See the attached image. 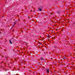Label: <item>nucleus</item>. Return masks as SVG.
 Listing matches in <instances>:
<instances>
[{
    "instance_id": "10",
    "label": "nucleus",
    "mask_w": 75,
    "mask_h": 75,
    "mask_svg": "<svg viewBox=\"0 0 75 75\" xmlns=\"http://www.w3.org/2000/svg\"><path fill=\"white\" fill-rule=\"evenodd\" d=\"M64 59H65V58H66V57H64Z\"/></svg>"
},
{
    "instance_id": "12",
    "label": "nucleus",
    "mask_w": 75,
    "mask_h": 75,
    "mask_svg": "<svg viewBox=\"0 0 75 75\" xmlns=\"http://www.w3.org/2000/svg\"><path fill=\"white\" fill-rule=\"evenodd\" d=\"M48 38H49V36H47Z\"/></svg>"
},
{
    "instance_id": "2",
    "label": "nucleus",
    "mask_w": 75,
    "mask_h": 75,
    "mask_svg": "<svg viewBox=\"0 0 75 75\" xmlns=\"http://www.w3.org/2000/svg\"><path fill=\"white\" fill-rule=\"evenodd\" d=\"M42 6H40L39 8H38V10L40 11H42Z\"/></svg>"
},
{
    "instance_id": "8",
    "label": "nucleus",
    "mask_w": 75,
    "mask_h": 75,
    "mask_svg": "<svg viewBox=\"0 0 75 75\" xmlns=\"http://www.w3.org/2000/svg\"><path fill=\"white\" fill-rule=\"evenodd\" d=\"M14 25H12V28H11V29L12 28H13V27H14Z\"/></svg>"
},
{
    "instance_id": "4",
    "label": "nucleus",
    "mask_w": 75,
    "mask_h": 75,
    "mask_svg": "<svg viewBox=\"0 0 75 75\" xmlns=\"http://www.w3.org/2000/svg\"><path fill=\"white\" fill-rule=\"evenodd\" d=\"M46 70L47 71V73H50V70H49V69H46Z\"/></svg>"
},
{
    "instance_id": "5",
    "label": "nucleus",
    "mask_w": 75,
    "mask_h": 75,
    "mask_svg": "<svg viewBox=\"0 0 75 75\" xmlns=\"http://www.w3.org/2000/svg\"><path fill=\"white\" fill-rule=\"evenodd\" d=\"M57 13L58 14H60L61 13V11H57Z\"/></svg>"
},
{
    "instance_id": "6",
    "label": "nucleus",
    "mask_w": 75,
    "mask_h": 75,
    "mask_svg": "<svg viewBox=\"0 0 75 75\" xmlns=\"http://www.w3.org/2000/svg\"><path fill=\"white\" fill-rule=\"evenodd\" d=\"M40 60H41V61H42V60H44V59H43V58L41 57L40 58Z\"/></svg>"
},
{
    "instance_id": "9",
    "label": "nucleus",
    "mask_w": 75,
    "mask_h": 75,
    "mask_svg": "<svg viewBox=\"0 0 75 75\" xmlns=\"http://www.w3.org/2000/svg\"><path fill=\"white\" fill-rule=\"evenodd\" d=\"M8 57L7 56H6L5 58H7Z\"/></svg>"
},
{
    "instance_id": "11",
    "label": "nucleus",
    "mask_w": 75,
    "mask_h": 75,
    "mask_svg": "<svg viewBox=\"0 0 75 75\" xmlns=\"http://www.w3.org/2000/svg\"><path fill=\"white\" fill-rule=\"evenodd\" d=\"M30 18V17H28V18Z\"/></svg>"
},
{
    "instance_id": "1",
    "label": "nucleus",
    "mask_w": 75,
    "mask_h": 75,
    "mask_svg": "<svg viewBox=\"0 0 75 75\" xmlns=\"http://www.w3.org/2000/svg\"><path fill=\"white\" fill-rule=\"evenodd\" d=\"M16 41V40L15 39L13 38H12L11 39H10L9 40V42L10 44H13V43L12 42H13Z\"/></svg>"
},
{
    "instance_id": "7",
    "label": "nucleus",
    "mask_w": 75,
    "mask_h": 75,
    "mask_svg": "<svg viewBox=\"0 0 75 75\" xmlns=\"http://www.w3.org/2000/svg\"><path fill=\"white\" fill-rule=\"evenodd\" d=\"M16 24V22H14L13 24V25H15V24Z\"/></svg>"
},
{
    "instance_id": "3",
    "label": "nucleus",
    "mask_w": 75,
    "mask_h": 75,
    "mask_svg": "<svg viewBox=\"0 0 75 75\" xmlns=\"http://www.w3.org/2000/svg\"><path fill=\"white\" fill-rule=\"evenodd\" d=\"M38 23L40 25H42V22L41 21L40 22H38Z\"/></svg>"
},
{
    "instance_id": "13",
    "label": "nucleus",
    "mask_w": 75,
    "mask_h": 75,
    "mask_svg": "<svg viewBox=\"0 0 75 75\" xmlns=\"http://www.w3.org/2000/svg\"><path fill=\"white\" fill-rule=\"evenodd\" d=\"M52 14H53V13H51V14H52Z\"/></svg>"
}]
</instances>
